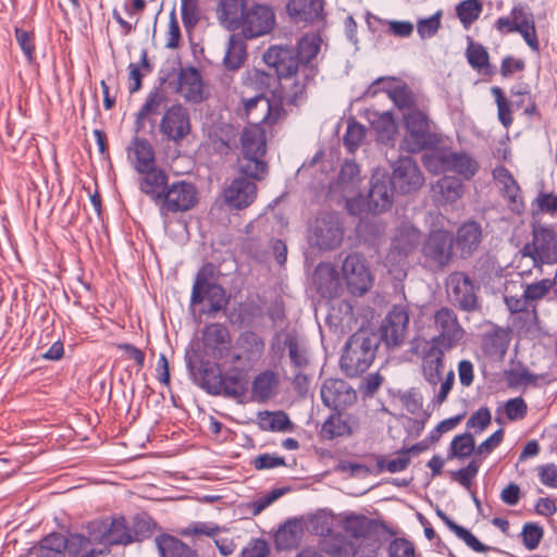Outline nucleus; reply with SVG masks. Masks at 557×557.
Returning <instances> with one entry per match:
<instances>
[{
	"label": "nucleus",
	"mask_w": 557,
	"mask_h": 557,
	"mask_svg": "<svg viewBox=\"0 0 557 557\" xmlns=\"http://www.w3.org/2000/svg\"><path fill=\"white\" fill-rule=\"evenodd\" d=\"M322 38L319 34H305L297 47L272 46L263 54V61L275 70L280 79L295 78L289 86L290 101L297 103L305 98L309 82L318 73L315 59L321 50Z\"/></svg>",
	"instance_id": "1"
},
{
	"label": "nucleus",
	"mask_w": 557,
	"mask_h": 557,
	"mask_svg": "<svg viewBox=\"0 0 557 557\" xmlns=\"http://www.w3.org/2000/svg\"><path fill=\"white\" fill-rule=\"evenodd\" d=\"M143 524L140 530H133L126 524L123 517L112 518L111 520H95L88 523V536L73 535L70 547L77 557H96L102 554V549L94 548L95 544H101L106 547L127 545L148 536L150 527L147 522Z\"/></svg>",
	"instance_id": "2"
},
{
	"label": "nucleus",
	"mask_w": 557,
	"mask_h": 557,
	"mask_svg": "<svg viewBox=\"0 0 557 557\" xmlns=\"http://www.w3.org/2000/svg\"><path fill=\"white\" fill-rule=\"evenodd\" d=\"M403 124L405 134L400 149L404 151L419 153L437 147L443 140L436 124L423 109L403 112Z\"/></svg>",
	"instance_id": "3"
},
{
	"label": "nucleus",
	"mask_w": 557,
	"mask_h": 557,
	"mask_svg": "<svg viewBox=\"0 0 557 557\" xmlns=\"http://www.w3.org/2000/svg\"><path fill=\"white\" fill-rule=\"evenodd\" d=\"M240 149L239 172L257 181L264 178L268 164L262 160L267 152L265 131L262 125H248L244 128L240 135Z\"/></svg>",
	"instance_id": "4"
},
{
	"label": "nucleus",
	"mask_w": 557,
	"mask_h": 557,
	"mask_svg": "<svg viewBox=\"0 0 557 557\" xmlns=\"http://www.w3.org/2000/svg\"><path fill=\"white\" fill-rule=\"evenodd\" d=\"M379 346L377 337L368 331L354 333L345 345L341 357V369L349 377L366 372L372 364Z\"/></svg>",
	"instance_id": "5"
},
{
	"label": "nucleus",
	"mask_w": 557,
	"mask_h": 557,
	"mask_svg": "<svg viewBox=\"0 0 557 557\" xmlns=\"http://www.w3.org/2000/svg\"><path fill=\"white\" fill-rule=\"evenodd\" d=\"M552 289L549 278H543L535 283L523 285L519 281H508L505 286L504 300L510 312H524L530 309L535 314V306Z\"/></svg>",
	"instance_id": "6"
},
{
	"label": "nucleus",
	"mask_w": 557,
	"mask_h": 557,
	"mask_svg": "<svg viewBox=\"0 0 557 557\" xmlns=\"http://www.w3.org/2000/svg\"><path fill=\"white\" fill-rule=\"evenodd\" d=\"M521 253L533 261L540 273L544 265L557 264V232L550 226L533 227L532 240L522 247Z\"/></svg>",
	"instance_id": "7"
},
{
	"label": "nucleus",
	"mask_w": 557,
	"mask_h": 557,
	"mask_svg": "<svg viewBox=\"0 0 557 557\" xmlns=\"http://www.w3.org/2000/svg\"><path fill=\"white\" fill-rule=\"evenodd\" d=\"M344 226L336 213L319 214L311 227L309 234L310 245L320 250H334L343 242Z\"/></svg>",
	"instance_id": "8"
},
{
	"label": "nucleus",
	"mask_w": 557,
	"mask_h": 557,
	"mask_svg": "<svg viewBox=\"0 0 557 557\" xmlns=\"http://www.w3.org/2000/svg\"><path fill=\"white\" fill-rule=\"evenodd\" d=\"M434 327L437 335L431 341L432 345L444 349H453L465 336V330L458 321L457 314L450 308L443 307L434 313Z\"/></svg>",
	"instance_id": "9"
},
{
	"label": "nucleus",
	"mask_w": 557,
	"mask_h": 557,
	"mask_svg": "<svg viewBox=\"0 0 557 557\" xmlns=\"http://www.w3.org/2000/svg\"><path fill=\"white\" fill-rule=\"evenodd\" d=\"M446 290L450 301L460 310L471 312L480 308L476 288L467 273H450L446 278Z\"/></svg>",
	"instance_id": "10"
},
{
	"label": "nucleus",
	"mask_w": 557,
	"mask_h": 557,
	"mask_svg": "<svg viewBox=\"0 0 557 557\" xmlns=\"http://www.w3.org/2000/svg\"><path fill=\"white\" fill-rule=\"evenodd\" d=\"M411 351L421 357L422 374L435 387L442 379L444 357L449 350L418 338L412 342Z\"/></svg>",
	"instance_id": "11"
},
{
	"label": "nucleus",
	"mask_w": 557,
	"mask_h": 557,
	"mask_svg": "<svg viewBox=\"0 0 557 557\" xmlns=\"http://www.w3.org/2000/svg\"><path fill=\"white\" fill-rule=\"evenodd\" d=\"M244 109L248 119V125H274L285 114L280 100H270L264 95L244 100Z\"/></svg>",
	"instance_id": "12"
},
{
	"label": "nucleus",
	"mask_w": 557,
	"mask_h": 557,
	"mask_svg": "<svg viewBox=\"0 0 557 557\" xmlns=\"http://www.w3.org/2000/svg\"><path fill=\"white\" fill-rule=\"evenodd\" d=\"M389 183L400 194H411L421 188L424 176L418 163L410 157H400L392 165Z\"/></svg>",
	"instance_id": "13"
},
{
	"label": "nucleus",
	"mask_w": 557,
	"mask_h": 557,
	"mask_svg": "<svg viewBox=\"0 0 557 557\" xmlns=\"http://www.w3.org/2000/svg\"><path fill=\"white\" fill-rule=\"evenodd\" d=\"M159 131L168 140L181 143L191 131L189 110L182 103L169 107L161 117Z\"/></svg>",
	"instance_id": "14"
},
{
	"label": "nucleus",
	"mask_w": 557,
	"mask_h": 557,
	"mask_svg": "<svg viewBox=\"0 0 557 557\" xmlns=\"http://www.w3.org/2000/svg\"><path fill=\"white\" fill-rule=\"evenodd\" d=\"M432 161L438 163V168L445 172H455L465 180L472 178L479 171V163L466 152L437 151L425 158V165L432 170ZM433 171H437L434 166Z\"/></svg>",
	"instance_id": "15"
},
{
	"label": "nucleus",
	"mask_w": 557,
	"mask_h": 557,
	"mask_svg": "<svg viewBox=\"0 0 557 557\" xmlns=\"http://www.w3.org/2000/svg\"><path fill=\"white\" fill-rule=\"evenodd\" d=\"M342 272L347 288L352 295H363L371 288L372 275L361 255L349 253L343 262Z\"/></svg>",
	"instance_id": "16"
},
{
	"label": "nucleus",
	"mask_w": 557,
	"mask_h": 557,
	"mask_svg": "<svg viewBox=\"0 0 557 557\" xmlns=\"http://www.w3.org/2000/svg\"><path fill=\"white\" fill-rule=\"evenodd\" d=\"M196 187L187 182H175L166 187L159 206L161 211L184 212L194 208L198 201Z\"/></svg>",
	"instance_id": "17"
},
{
	"label": "nucleus",
	"mask_w": 557,
	"mask_h": 557,
	"mask_svg": "<svg viewBox=\"0 0 557 557\" xmlns=\"http://www.w3.org/2000/svg\"><path fill=\"white\" fill-rule=\"evenodd\" d=\"M409 313L405 306H394L383 320L380 332L381 339L389 347H399L406 338Z\"/></svg>",
	"instance_id": "18"
},
{
	"label": "nucleus",
	"mask_w": 557,
	"mask_h": 557,
	"mask_svg": "<svg viewBox=\"0 0 557 557\" xmlns=\"http://www.w3.org/2000/svg\"><path fill=\"white\" fill-rule=\"evenodd\" d=\"M422 253L437 267L447 265L453 255L451 234L444 230L431 232L422 246Z\"/></svg>",
	"instance_id": "19"
},
{
	"label": "nucleus",
	"mask_w": 557,
	"mask_h": 557,
	"mask_svg": "<svg viewBox=\"0 0 557 557\" xmlns=\"http://www.w3.org/2000/svg\"><path fill=\"white\" fill-rule=\"evenodd\" d=\"M323 404L334 410L352 405L357 395L355 389L342 379H326L321 386Z\"/></svg>",
	"instance_id": "20"
},
{
	"label": "nucleus",
	"mask_w": 557,
	"mask_h": 557,
	"mask_svg": "<svg viewBox=\"0 0 557 557\" xmlns=\"http://www.w3.org/2000/svg\"><path fill=\"white\" fill-rule=\"evenodd\" d=\"M273 11L267 5H253L245 14L243 33L246 38H256L268 34L274 26Z\"/></svg>",
	"instance_id": "21"
},
{
	"label": "nucleus",
	"mask_w": 557,
	"mask_h": 557,
	"mask_svg": "<svg viewBox=\"0 0 557 557\" xmlns=\"http://www.w3.org/2000/svg\"><path fill=\"white\" fill-rule=\"evenodd\" d=\"M421 232L412 225H403L397 230L388 253V259L395 262L405 260L420 245Z\"/></svg>",
	"instance_id": "22"
},
{
	"label": "nucleus",
	"mask_w": 557,
	"mask_h": 557,
	"mask_svg": "<svg viewBox=\"0 0 557 557\" xmlns=\"http://www.w3.org/2000/svg\"><path fill=\"white\" fill-rule=\"evenodd\" d=\"M203 346L214 359H222L228 355L231 336L227 327L222 323H211L202 332Z\"/></svg>",
	"instance_id": "23"
},
{
	"label": "nucleus",
	"mask_w": 557,
	"mask_h": 557,
	"mask_svg": "<svg viewBox=\"0 0 557 557\" xmlns=\"http://www.w3.org/2000/svg\"><path fill=\"white\" fill-rule=\"evenodd\" d=\"M257 194V186L253 182L238 177L224 189V201L234 209H244L250 206Z\"/></svg>",
	"instance_id": "24"
},
{
	"label": "nucleus",
	"mask_w": 557,
	"mask_h": 557,
	"mask_svg": "<svg viewBox=\"0 0 557 557\" xmlns=\"http://www.w3.org/2000/svg\"><path fill=\"white\" fill-rule=\"evenodd\" d=\"M393 186L385 175H374L371 180V188L367 196V208L370 212L381 213L392 207Z\"/></svg>",
	"instance_id": "25"
},
{
	"label": "nucleus",
	"mask_w": 557,
	"mask_h": 557,
	"mask_svg": "<svg viewBox=\"0 0 557 557\" xmlns=\"http://www.w3.org/2000/svg\"><path fill=\"white\" fill-rule=\"evenodd\" d=\"M177 92L193 103H199L205 99L202 77L196 67L187 66L180 70Z\"/></svg>",
	"instance_id": "26"
},
{
	"label": "nucleus",
	"mask_w": 557,
	"mask_h": 557,
	"mask_svg": "<svg viewBox=\"0 0 557 557\" xmlns=\"http://www.w3.org/2000/svg\"><path fill=\"white\" fill-rule=\"evenodd\" d=\"M127 159L136 172H146L156 165V154L148 139L134 137L126 149Z\"/></svg>",
	"instance_id": "27"
},
{
	"label": "nucleus",
	"mask_w": 557,
	"mask_h": 557,
	"mask_svg": "<svg viewBox=\"0 0 557 557\" xmlns=\"http://www.w3.org/2000/svg\"><path fill=\"white\" fill-rule=\"evenodd\" d=\"M359 166L354 161H346L341 168L337 181L332 185V188L338 190L342 196L347 199V207L350 213L356 214L354 211V203L357 201L351 200L349 197L356 191L360 180Z\"/></svg>",
	"instance_id": "28"
},
{
	"label": "nucleus",
	"mask_w": 557,
	"mask_h": 557,
	"mask_svg": "<svg viewBox=\"0 0 557 557\" xmlns=\"http://www.w3.org/2000/svg\"><path fill=\"white\" fill-rule=\"evenodd\" d=\"M138 187L141 193L147 195L156 205L162 200V195L168 187V176L163 170L153 166L146 172H138Z\"/></svg>",
	"instance_id": "29"
},
{
	"label": "nucleus",
	"mask_w": 557,
	"mask_h": 557,
	"mask_svg": "<svg viewBox=\"0 0 557 557\" xmlns=\"http://www.w3.org/2000/svg\"><path fill=\"white\" fill-rule=\"evenodd\" d=\"M236 347L240 351L232 357L234 363L245 359L249 364L252 366L260 359L264 350V341L255 332L246 331L243 332L237 341Z\"/></svg>",
	"instance_id": "30"
},
{
	"label": "nucleus",
	"mask_w": 557,
	"mask_h": 557,
	"mask_svg": "<svg viewBox=\"0 0 557 557\" xmlns=\"http://www.w3.org/2000/svg\"><path fill=\"white\" fill-rule=\"evenodd\" d=\"M341 525L346 534L355 540H360V542L373 539L371 535L376 530V523L373 519L356 512L344 513Z\"/></svg>",
	"instance_id": "31"
},
{
	"label": "nucleus",
	"mask_w": 557,
	"mask_h": 557,
	"mask_svg": "<svg viewBox=\"0 0 557 557\" xmlns=\"http://www.w3.org/2000/svg\"><path fill=\"white\" fill-rule=\"evenodd\" d=\"M305 519L293 518L286 520L276 531L274 542L277 549L287 550L296 548L302 539Z\"/></svg>",
	"instance_id": "32"
},
{
	"label": "nucleus",
	"mask_w": 557,
	"mask_h": 557,
	"mask_svg": "<svg viewBox=\"0 0 557 557\" xmlns=\"http://www.w3.org/2000/svg\"><path fill=\"white\" fill-rule=\"evenodd\" d=\"M481 240V225L475 221H468L458 228L455 243L460 256L468 258L479 248Z\"/></svg>",
	"instance_id": "33"
},
{
	"label": "nucleus",
	"mask_w": 557,
	"mask_h": 557,
	"mask_svg": "<svg viewBox=\"0 0 557 557\" xmlns=\"http://www.w3.org/2000/svg\"><path fill=\"white\" fill-rule=\"evenodd\" d=\"M323 0H290L287 11L296 22H314L323 15Z\"/></svg>",
	"instance_id": "34"
},
{
	"label": "nucleus",
	"mask_w": 557,
	"mask_h": 557,
	"mask_svg": "<svg viewBox=\"0 0 557 557\" xmlns=\"http://www.w3.org/2000/svg\"><path fill=\"white\" fill-rule=\"evenodd\" d=\"M494 178L502 185V191L512 210H519L522 206L521 190L509 170L503 165L493 171Z\"/></svg>",
	"instance_id": "35"
},
{
	"label": "nucleus",
	"mask_w": 557,
	"mask_h": 557,
	"mask_svg": "<svg viewBox=\"0 0 557 557\" xmlns=\"http://www.w3.org/2000/svg\"><path fill=\"white\" fill-rule=\"evenodd\" d=\"M244 37L242 34H232L228 38L223 64L230 71H236L242 67L247 59Z\"/></svg>",
	"instance_id": "36"
},
{
	"label": "nucleus",
	"mask_w": 557,
	"mask_h": 557,
	"mask_svg": "<svg viewBox=\"0 0 557 557\" xmlns=\"http://www.w3.org/2000/svg\"><path fill=\"white\" fill-rule=\"evenodd\" d=\"M435 195L441 197L445 203H454L461 198L463 194V184L454 176H443L432 187Z\"/></svg>",
	"instance_id": "37"
},
{
	"label": "nucleus",
	"mask_w": 557,
	"mask_h": 557,
	"mask_svg": "<svg viewBox=\"0 0 557 557\" xmlns=\"http://www.w3.org/2000/svg\"><path fill=\"white\" fill-rule=\"evenodd\" d=\"M161 557H196V553L187 544L171 535L156 539Z\"/></svg>",
	"instance_id": "38"
},
{
	"label": "nucleus",
	"mask_w": 557,
	"mask_h": 557,
	"mask_svg": "<svg viewBox=\"0 0 557 557\" xmlns=\"http://www.w3.org/2000/svg\"><path fill=\"white\" fill-rule=\"evenodd\" d=\"M509 344V334L502 327H493L486 332L482 339V348L488 356L505 355Z\"/></svg>",
	"instance_id": "39"
},
{
	"label": "nucleus",
	"mask_w": 557,
	"mask_h": 557,
	"mask_svg": "<svg viewBox=\"0 0 557 557\" xmlns=\"http://www.w3.org/2000/svg\"><path fill=\"white\" fill-rule=\"evenodd\" d=\"M259 428L270 432H292L294 424L284 411H263L258 414Z\"/></svg>",
	"instance_id": "40"
},
{
	"label": "nucleus",
	"mask_w": 557,
	"mask_h": 557,
	"mask_svg": "<svg viewBox=\"0 0 557 557\" xmlns=\"http://www.w3.org/2000/svg\"><path fill=\"white\" fill-rule=\"evenodd\" d=\"M221 395L242 397L247 391L246 375L238 369H231L222 374Z\"/></svg>",
	"instance_id": "41"
},
{
	"label": "nucleus",
	"mask_w": 557,
	"mask_h": 557,
	"mask_svg": "<svg viewBox=\"0 0 557 557\" xmlns=\"http://www.w3.org/2000/svg\"><path fill=\"white\" fill-rule=\"evenodd\" d=\"M71 540L67 542L62 534L52 533L40 541L39 557H63L65 548L77 557L73 549H71Z\"/></svg>",
	"instance_id": "42"
},
{
	"label": "nucleus",
	"mask_w": 557,
	"mask_h": 557,
	"mask_svg": "<svg viewBox=\"0 0 557 557\" xmlns=\"http://www.w3.org/2000/svg\"><path fill=\"white\" fill-rule=\"evenodd\" d=\"M278 376L271 370L259 373L252 382V394L258 400H267L274 394Z\"/></svg>",
	"instance_id": "43"
},
{
	"label": "nucleus",
	"mask_w": 557,
	"mask_h": 557,
	"mask_svg": "<svg viewBox=\"0 0 557 557\" xmlns=\"http://www.w3.org/2000/svg\"><path fill=\"white\" fill-rule=\"evenodd\" d=\"M388 97L404 112L419 110L417 95L405 84L396 85L388 90Z\"/></svg>",
	"instance_id": "44"
},
{
	"label": "nucleus",
	"mask_w": 557,
	"mask_h": 557,
	"mask_svg": "<svg viewBox=\"0 0 557 557\" xmlns=\"http://www.w3.org/2000/svg\"><path fill=\"white\" fill-rule=\"evenodd\" d=\"M213 272L214 267L211 263H206L197 272L190 295L191 305L201 304L203 290L216 284L212 282Z\"/></svg>",
	"instance_id": "45"
},
{
	"label": "nucleus",
	"mask_w": 557,
	"mask_h": 557,
	"mask_svg": "<svg viewBox=\"0 0 557 557\" xmlns=\"http://www.w3.org/2000/svg\"><path fill=\"white\" fill-rule=\"evenodd\" d=\"M352 433L349 421L339 412L333 413L325 420L321 428V434L324 438L333 440L338 436H347Z\"/></svg>",
	"instance_id": "46"
},
{
	"label": "nucleus",
	"mask_w": 557,
	"mask_h": 557,
	"mask_svg": "<svg viewBox=\"0 0 557 557\" xmlns=\"http://www.w3.org/2000/svg\"><path fill=\"white\" fill-rule=\"evenodd\" d=\"M475 442L471 433H463L453 438L448 449V459H465L475 454Z\"/></svg>",
	"instance_id": "47"
},
{
	"label": "nucleus",
	"mask_w": 557,
	"mask_h": 557,
	"mask_svg": "<svg viewBox=\"0 0 557 557\" xmlns=\"http://www.w3.org/2000/svg\"><path fill=\"white\" fill-rule=\"evenodd\" d=\"M466 55L469 64L474 70L483 74L492 73L490 67L488 52L482 45L470 41L466 51Z\"/></svg>",
	"instance_id": "48"
},
{
	"label": "nucleus",
	"mask_w": 557,
	"mask_h": 557,
	"mask_svg": "<svg viewBox=\"0 0 557 557\" xmlns=\"http://www.w3.org/2000/svg\"><path fill=\"white\" fill-rule=\"evenodd\" d=\"M322 547L331 556H348L352 552V544L341 533H330L322 542Z\"/></svg>",
	"instance_id": "49"
},
{
	"label": "nucleus",
	"mask_w": 557,
	"mask_h": 557,
	"mask_svg": "<svg viewBox=\"0 0 557 557\" xmlns=\"http://www.w3.org/2000/svg\"><path fill=\"white\" fill-rule=\"evenodd\" d=\"M202 387L212 395H221L222 372L216 364H203L199 369Z\"/></svg>",
	"instance_id": "50"
},
{
	"label": "nucleus",
	"mask_w": 557,
	"mask_h": 557,
	"mask_svg": "<svg viewBox=\"0 0 557 557\" xmlns=\"http://www.w3.org/2000/svg\"><path fill=\"white\" fill-rule=\"evenodd\" d=\"M482 11L483 4L479 0H463L456 7V14L466 29L480 17Z\"/></svg>",
	"instance_id": "51"
},
{
	"label": "nucleus",
	"mask_w": 557,
	"mask_h": 557,
	"mask_svg": "<svg viewBox=\"0 0 557 557\" xmlns=\"http://www.w3.org/2000/svg\"><path fill=\"white\" fill-rule=\"evenodd\" d=\"M168 102L166 91L162 87L153 88L146 98L145 103L138 112L139 117H146L149 114H158Z\"/></svg>",
	"instance_id": "52"
},
{
	"label": "nucleus",
	"mask_w": 557,
	"mask_h": 557,
	"mask_svg": "<svg viewBox=\"0 0 557 557\" xmlns=\"http://www.w3.org/2000/svg\"><path fill=\"white\" fill-rule=\"evenodd\" d=\"M305 528L313 534L326 536L332 530V518L325 511H318L305 520Z\"/></svg>",
	"instance_id": "53"
},
{
	"label": "nucleus",
	"mask_w": 557,
	"mask_h": 557,
	"mask_svg": "<svg viewBox=\"0 0 557 557\" xmlns=\"http://www.w3.org/2000/svg\"><path fill=\"white\" fill-rule=\"evenodd\" d=\"M140 67H144L146 72H150L151 67L148 62L147 52L145 50L141 51L140 55V63H131L128 65V79H129V86L128 90L131 94H134L138 91L141 88V78L144 76L143 73H140Z\"/></svg>",
	"instance_id": "54"
},
{
	"label": "nucleus",
	"mask_w": 557,
	"mask_h": 557,
	"mask_svg": "<svg viewBox=\"0 0 557 557\" xmlns=\"http://www.w3.org/2000/svg\"><path fill=\"white\" fill-rule=\"evenodd\" d=\"M205 299H207L210 304V309L208 310V313H215L218 311H221L227 304L225 290L219 284H215L203 290L202 301Z\"/></svg>",
	"instance_id": "55"
},
{
	"label": "nucleus",
	"mask_w": 557,
	"mask_h": 557,
	"mask_svg": "<svg viewBox=\"0 0 557 557\" xmlns=\"http://www.w3.org/2000/svg\"><path fill=\"white\" fill-rule=\"evenodd\" d=\"M492 94L494 95L497 104L498 120L504 127L508 128L513 122L510 103L504 96L502 88L497 86L493 87Z\"/></svg>",
	"instance_id": "56"
},
{
	"label": "nucleus",
	"mask_w": 557,
	"mask_h": 557,
	"mask_svg": "<svg viewBox=\"0 0 557 557\" xmlns=\"http://www.w3.org/2000/svg\"><path fill=\"white\" fill-rule=\"evenodd\" d=\"M285 346L288 348V356L295 368L302 369L308 364L306 350L300 346L295 336H287Z\"/></svg>",
	"instance_id": "57"
},
{
	"label": "nucleus",
	"mask_w": 557,
	"mask_h": 557,
	"mask_svg": "<svg viewBox=\"0 0 557 557\" xmlns=\"http://www.w3.org/2000/svg\"><path fill=\"white\" fill-rule=\"evenodd\" d=\"M372 126L377 133V139L381 141L389 140L395 134L393 116L387 112L381 114L375 121H373Z\"/></svg>",
	"instance_id": "58"
},
{
	"label": "nucleus",
	"mask_w": 557,
	"mask_h": 557,
	"mask_svg": "<svg viewBox=\"0 0 557 557\" xmlns=\"http://www.w3.org/2000/svg\"><path fill=\"white\" fill-rule=\"evenodd\" d=\"M543 534H544V531L540 525H537L535 523L528 522L522 528V532H521L522 543L527 549L533 550V549L537 548V546L540 545V543L543 539Z\"/></svg>",
	"instance_id": "59"
},
{
	"label": "nucleus",
	"mask_w": 557,
	"mask_h": 557,
	"mask_svg": "<svg viewBox=\"0 0 557 557\" xmlns=\"http://www.w3.org/2000/svg\"><path fill=\"white\" fill-rule=\"evenodd\" d=\"M502 409L509 421L522 420L528 413L527 403L521 397L509 399Z\"/></svg>",
	"instance_id": "60"
},
{
	"label": "nucleus",
	"mask_w": 557,
	"mask_h": 557,
	"mask_svg": "<svg viewBox=\"0 0 557 557\" xmlns=\"http://www.w3.org/2000/svg\"><path fill=\"white\" fill-rule=\"evenodd\" d=\"M15 39L29 63L35 61V37L33 33L15 28Z\"/></svg>",
	"instance_id": "61"
},
{
	"label": "nucleus",
	"mask_w": 557,
	"mask_h": 557,
	"mask_svg": "<svg viewBox=\"0 0 557 557\" xmlns=\"http://www.w3.org/2000/svg\"><path fill=\"white\" fill-rule=\"evenodd\" d=\"M389 557H416L413 544L403 537L394 539L388 545Z\"/></svg>",
	"instance_id": "62"
},
{
	"label": "nucleus",
	"mask_w": 557,
	"mask_h": 557,
	"mask_svg": "<svg viewBox=\"0 0 557 557\" xmlns=\"http://www.w3.org/2000/svg\"><path fill=\"white\" fill-rule=\"evenodd\" d=\"M492 420V414L488 408L482 407L473 412L467 421V428L482 432L485 430Z\"/></svg>",
	"instance_id": "63"
},
{
	"label": "nucleus",
	"mask_w": 557,
	"mask_h": 557,
	"mask_svg": "<svg viewBox=\"0 0 557 557\" xmlns=\"http://www.w3.org/2000/svg\"><path fill=\"white\" fill-rule=\"evenodd\" d=\"M381 547V543L377 539H370L367 541H362L359 545L354 549V557H379V549Z\"/></svg>",
	"instance_id": "64"
}]
</instances>
